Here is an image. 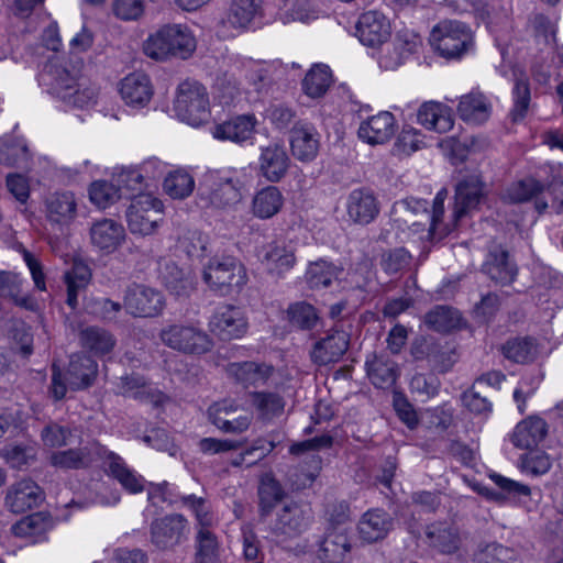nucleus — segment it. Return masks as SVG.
<instances>
[{"mask_svg":"<svg viewBox=\"0 0 563 563\" xmlns=\"http://www.w3.org/2000/svg\"><path fill=\"white\" fill-rule=\"evenodd\" d=\"M516 553L512 549L497 543L486 545L477 555V563H515Z\"/></svg>","mask_w":563,"mask_h":563,"instance_id":"nucleus-62","label":"nucleus"},{"mask_svg":"<svg viewBox=\"0 0 563 563\" xmlns=\"http://www.w3.org/2000/svg\"><path fill=\"white\" fill-rule=\"evenodd\" d=\"M396 128L394 114L389 111H380L360 124L357 135L369 145H382L391 140Z\"/></svg>","mask_w":563,"mask_h":563,"instance_id":"nucleus-18","label":"nucleus"},{"mask_svg":"<svg viewBox=\"0 0 563 563\" xmlns=\"http://www.w3.org/2000/svg\"><path fill=\"white\" fill-rule=\"evenodd\" d=\"M346 212L353 222L368 224L379 213L378 199L369 189H354L347 196Z\"/></svg>","mask_w":563,"mask_h":563,"instance_id":"nucleus-21","label":"nucleus"},{"mask_svg":"<svg viewBox=\"0 0 563 563\" xmlns=\"http://www.w3.org/2000/svg\"><path fill=\"white\" fill-rule=\"evenodd\" d=\"M289 145L292 156L301 162H312L320 150V134L308 122H296L290 130Z\"/></svg>","mask_w":563,"mask_h":563,"instance_id":"nucleus-16","label":"nucleus"},{"mask_svg":"<svg viewBox=\"0 0 563 563\" xmlns=\"http://www.w3.org/2000/svg\"><path fill=\"white\" fill-rule=\"evenodd\" d=\"M391 213L395 220L411 228L419 227L429 222L431 224V214L428 211V201L407 198L394 203Z\"/></svg>","mask_w":563,"mask_h":563,"instance_id":"nucleus-32","label":"nucleus"},{"mask_svg":"<svg viewBox=\"0 0 563 563\" xmlns=\"http://www.w3.org/2000/svg\"><path fill=\"white\" fill-rule=\"evenodd\" d=\"M486 191V184L478 172L464 175L455 186L454 221L477 208Z\"/></svg>","mask_w":563,"mask_h":563,"instance_id":"nucleus-14","label":"nucleus"},{"mask_svg":"<svg viewBox=\"0 0 563 563\" xmlns=\"http://www.w3.org/2000/svg\"><path fill=\"white\" fill-rule=\"evenodd\" d=\"M180 501L183 506L194 512L197 522V530H211V527L214 523V517L205 498L197 497L195 495H185L180 497Z\"/></svg>","mask_w":563,"mask_h":563,"instance_id":"nucleus-54","label":"nucleus"},{"mask_svg":"<svg viewBox=\"0 0 563 563\" xmlns=\"http://www.w3.org/2000/svg\"><path fill=\"white\" fill-rule=\"evenodd\" d=\"M45 211L51 223L67 225L77 216V199L70 191L54 192L45 200Z\"/></svg>","mask_w":563,"mask_h":563,"instance_id":"nucleus-28","label":"nucleus"},{"mask_svg":"<svg viewBox=\"0 0 563 563\" xmlns=\"http://www.w3.org/2000/svg\"><path fill=\"white\" fill-rule=\"evenodd\" d=\"M29 161V148L22 141H11L0 147V163L5 166L24 167Z\"/></svg>","mask_w":563,"mask_h":563,"instance_id":"nucleus-57","label":"nucleus"},{"mask_svg":"<svg viewBox=\"0 0 563 563\" xmlns=\"http://www.w3.org/2000/svg\"><path fill=\"white\" fill-rule=\"evenodd\" d=\"M512 93L514 108L510 111V117L514 122H517L526 117L530 104V87L527 78H516Z\"/></svg>","mask_w":563,"mask_h":563,"instance_id":"nucleus-60","label":"nucleus"},{"mask_svg":"<svg viewBox=\"0 0 563 563\" xmlns=\"http://www.w3.org/2000/svg\"><path fill=\"white\" fill-rule=\"evenodd\" d=\"M261 3V0H233L228 22L234 27H246L260 12Z\"/></svg>","mask_w":563,"mask_h":563,"instance_id":"nucleus-53","label":"nucleus"},{"mask_svg":"<svg viewBox=\"0 0 563 563\" xmlns=\"http://www.w3.org/2000/svg\"><path fill=\"white\" fill-rule=\"evenodd\" d=\"M173 110L179 120L189 125L205 123L210 114L206 87L197 80L181 81L176 89Z\"/></svg>","mask_w":563,"mask_h":563,"instance_id":"nucleus-4","label":"nucleus"},{"mask_svg":"<svg viewBox=\"0 0 563 563\" xmlns=\"http://www.w3.org/2000/svg\"><path fill=\"white\" fill-rule=\"evenodd\" d=\"M125 231L122 224L112 219L96 221L90 228L91 243L101 251L113 252L124 240Z\"/></svg>","mask_w":563,"mask_h":563,"instance_id":"nucleus-31","label":"nucleus"},{"mask_svg":"<svg viewBox=\"0 0 563 563\" xmlns=\"http://www.w3.org/2000/svg\"><path fill=\"white\" fill-rule=\"evenodd\" d=\"M371 383L382 389L393 387L399 377V367L387 354H371L365 362Z\"/></svg>","mask_w":563,"mask_h":563,"instance_id":"nucleus-26","label":"nucleus"},{"mask_svg":"<svg viewBox=\"0 0 563 563\" xmlns=\"http://www.w3.org/2000/svg\"><path fill=\"white\" fill-rule=\"evenodd\" d=\"M190 532V522L184 515L167 514L151 521L150 542L158 551H175L189 540Z\"/></svg>","mask_w":563,"mask_h":563,"instance_id":"nucleus-8","label":"nucleus"},{"mask_svg":"<svg viewBox=\"0 0 563 563\" xmlns=\"http://www.w3.org/2000/svg\"><path fill=\"white\" fill-rule=\"evenodd\" d=\"M91 279V271L82 261H74L71 267L64 274L67 288V305L75 309L78 305V294L84 290Z\"/></svg>","mask_w":563,"mask_h":563,"instance_id":"nucleus-40","label":"nucleus"},{"mask_svg":"<svg viewBox=\"0 0 563 563\" xmlns=\"http://www.w3.org/2000/svg\"><path fill=\"white\" fill-rule=\"evenodd\" d=\"M123 303L126 312L136 318H153L165 307L164 296L156 289L142 284H132L125 290Z\"/></svg>","mask_w":563,"mask_h":563,"instance_id":"nucleus-10","label":"nucleus"},{"mask_svg":"<svg viewBox=\"0 0 563 563\" xmlns=\"http://www.w3.org/2000/svg\"><path fill=\"white\" fill-rule=\"evenodd\" d=\"M288 317L291 324L302 330L313 329L319 316L313 306L306 302H297L288 308Z\"/></svg>","mask_w":563,"mask_h":563,"instance_id":"nucleus-58","label":"nucleus"},{"mask_svg":"<svg viewBox=\"0 0 563 563\" xmlns=\"http://www.w3.org/2000/svg\"><path fill=\"white\" fill-rule=\"evenodd\" d=\"M284 206V196L275 186H267L255 194L252 200V213L255 218L267 220L276 216Z\"/></svg>","mask_w":563,"mask_h":563,"instance_id":"nucleus-38","label":"nucleus"},{"mask_svg":"<svg viewBox=\"0 0 563 563\" xmlns=\"http://www.w3.org/2000/svg\"><path fill=\"white\" fill-rule=\"evenodd\" d=\"M203 279L213 291L228 296L246 284L247 275L240 261L228 256L211 260L203 271Z\"/></svg>","mask_w":563,"mask_h":563,"instance_id":"nucleus-7","label":"nucleus"},{"mask_svg":"<svg viewBox=\"0 0 563 563\" xmlns=\"http://www.w3.org/2000/svg\"><path fill=\"white\" fill-rule=\"evenodd\" d=\"M121 197V189L106 180L93 181L89 187L90 201L100 209L113 205Z\"/></svg>","mask_w":563,"mask_h":563,"instance_id":"nucleus-55","label":"nucleus"},{"mask_svg":"<svg viewBox=\"0 0 563 563\" xmlns=\"http://www.w3.org/2000/svg\"><path fill=\"white\" fill-rule=\"evenodd\" d=\"M41 487L31 479H22L7 492L5 505L14 514H22L37 507L43 500Z\"/></svg>","mask_w":563,"mask_h":563,"instance_id":"nucleus-22","label":"nucleus"},{"mask_svg":"<svg viewBox=\"0 0 563 563\" xmlns=\"http://www.w3.org/2000/svg\"><path fill=\"white\" fill-rule=\"evenodd\" d=\"M545 434V421L538 417H529L516 426L510 439L516 448L530 450L537 446Z\"/></svg>","mask_w":563,"mask_h":563,"instance_id":"nucleus-35","label":"nucleus"},{"mask_svg":"<svg viewBox=\"0 0 563 563\" xmlns=\"http://www.w3.org/2000/svg\"><path fill=\"white\" fill-rule=\"evenodd\" d=\"M208 413L211 422L225 433H242L249 429L252 422V415L232 400L213 404Z\"/></svg>","mask_w":563,"mask_h":563,"instance_id":"nucleus-13","label":"nucleus"},{"mask_svg":"<svg viewBox=\"0 0 563 563\" xmlns=\"http://www.w3.org/2000/svg\"><path fill=\"white\" fill-rule=\"evenodd\" d=\"M159 339L169 349L188 355L208 353L213 346L209 334L191 323L168 324L161 330Z\"/></svg>","mask_w":563,"mask_h":563,"instance_id":"nucleus-6","label":"nucleus"},{"mask_svg":"<svg viewBox=\"0 0 563 563\" xmlns=\"http://www.w3.org/2000/svg\"><path fill=\"white\" fill-rule=\"evenodd\" d=\"M393 528V518L383 509L367 510L358 521L357 529L361 539L376 542L384 539Z\"/></svg>","mask_w":563,"mask_h":563,"instance_id":"nucleus-30","label":"nucleus"},{"mask_svg":"<svg viewBox=\"0 0 563 563\" xmlns=\"http://www.w3.org/2000/svg\"><path fill=\"white\" fill-rule=\"evenodd\" d=\"M258 258L268 273L284 276L296 264L295 249L282 241H273L258 252Z\"/></svg>","mask_w":563,"mask_h":563,"instance_id":"nucleus-20","label":"nucleus"},{"mask_svg":"<svg viewBox=\"0 0 563 563\" xmlns=\"http://www.w3.org/2000/svg\"><path fill=\"white\" fill-rule=\"evenodd\" d=\"M109 474L130 494L142 493L145 488V479L134 470L130 468L124 460L114 454H109Z\"/></svg>","mask_w":563,"mask_h":563,"instance_id":"nucleus-37","label":"nucleus"},{"mask_svg":"<svg viewBox=\"0 0 563 563\" xmlns=\"http://www.w3.org/2000/svg\"><path fill=\"white\" fill-rule=\"evenodd\" d=\"M501 352L506 358L516 363H528L537 356V344L530 338H518L507 341Z\"/></svg>","mask_w":563,"mask_h":563,"instance_id":"nucleus-52","label":"nucleus"},{"mask_svg":"<svg viewBox=\"0 0 563 563\" xmlns=\"http://www.w3.org/2000/svg\"><path fill=\"white\" fill-rule=\"evenodd\" d=\"M457 113L468 124H483L490 117L492 104L482 92L472 91L461 97Z\"/></svg>","mask_w":563,"mask_h":563,"instance_id":"nucleus-33","label":"nucleus"},{"mask_svg":"<svg viewBox=\"0 0 563 563\" xmlns=\"http://www.w3.org/2000/svg\"><path fill=\"white\" fill-rule=\"evenodd\" d=\"M242 187L234 172H209L199 186L201 207L230 211L241 202Z\"/></svg>","mask_w":563,"mask_h":563,"instance_id":"nucleus-2","label":"nucleus"},{"mask_svg":"<svg viewBox=\"0 0 563 563\" xmlns=\"http://www.w3.org/2000/svg\"><path fill=\"white\" fill-rule=\"evenodd\" d=\"M351 551L346 530L338 527L328 530L319 544L317 558L320 563H343Z\"/></svg>","mask_w":563,"mask_h":563,"instance_id":"nucleus-24","label":"nucleus"},{"mask_svg":"<svg viewBox=\"0 0 563 563\" xmlns=\"http://www.w3.org/2000/svg\"><path fill=\"white\" fill-rule=\"evenodd\" d=\"M429 42L441 57L457 59L473 48L474 35L464 22L442 20L432 27Z\"/></svg>","mask_w":563,"mask_h":563,"instance_id":"nucleus-3","label":"nucleus"},{"mask_svg":"<svg viewBox=\"0 0 563 563\" xmlns=\"http://www.w3.org/2000/svg\"><path fill=\"white\" fill-rule=\"evenodd\" d=\"M356 36L366 46L383 44L390 35L388 19L377 10L362 13L356 23Z\"/></svg>","mask_w":563,"mask_h":563,"instance_id":"nucleus-17","label":"nucleus"},{"mask_svg":"<svg viewBox=\"0 0 563 563\" xmlns=\"http://www.w3.org/2000/svg\"><path fill=\"white\" fill-rule=\"evenodd\" d=\"M230 376L244 386H261L272 376L274 368L271 365L255 362L231 363L227 367Z\"/></svg>","mask_w":563,"mask_h":563,"instance_id":"nucleus-36","label":"nucleus"},{"mask_svg":"<svg viewBox=\"0 0 563 563\" xmlns=\"http://www.w3.org/2000/svg\"><path fill=\"white\" fill-rule=\"evenodd\" d=\"M422 144L420 131L413 128H404L395 142L394 150L399 155H410L420 150Z\"/></svg>","mask_w":563,"mask_h":563,"instance_id":"nucleus-63","label":"nucleus"},{"mask_svg":"<svg viewBox=\"0 0 563 563\" xmlns=\"http://www.w3.org/2000/svg\"><path fill=\"white\" fill-rule=\"evenodd\" d=\"M311 519L309 507L297 503L286 504L277 511L272 533L280 541L296 538L308 529Z\"/></svg>","mask_w":563,"mask_h":563,"instance_id":"nucleus-11","label":"nucleus"},{"mask_svg":"<svg viewBox=\"0 0 563 563\" xmlns=\"http://www.w3.org/2000/svg\"><path fill=\"white\" fill-rule=\"evenodd\" d=\"M22 278L13 273L0 271V299H8L16 306L31 309L33 300L31 297L22 294Z\"/></svg>","mask_w":563,"mask_h":563,"instance_id":"nucleus-42","label":"nucleus"},{"mask_svg":"<svg viewBox=\"0 0 563 563\" xmlns=\"http://www.w3.org/2000/svg\"><path fill=\"white\" fill-rule=\"evenodd\" d=\"M250 401L257 411L258 417L264 420L279 416L285 407L283 397L276 393H250Z\"/></svg>","mask_w":563,"mask_h":563,"instance_id":"nucleus-45","label":"nucleus"},{"mask_svg":"<svg viewBox=\"0 0 563 563\" xmlns=\"http://www.w3.org/2000/svg\"><path fill=\"white\" fill-rule=\"evenodd\" d=\"M209 327L221 340L229 341L242 338L247 331L249 322L241 308L223 305L213 312Z\"/></svg>","mask_w":563,"mask_h":563,"instance_id":"nucleus-12","label":"nucleus"},{"mask_svg":"<svg viewBox=\"0 0 563 563\" xmlns=\"http://www.w3.org/2000/svg\"><path fill=\"white\" fill-rule=\"evenodd\" d=\"M196 46V38L187 25L166 24L148 36L143 51L146 56L156 60L170 56L186 59L192 55Z\"/></svg>","mask_w":563,"mask_h":563,"instance_id":"nucleus-1","label":"nucleus"},{"mask_svg":"<svg viewBox=\"0 0 563 563\" xmlns=\"http://www.w3.org/2000/svg\"><path fill=\"white\" fill-rule=\"evenodd\" d=\"M332 82V74L327 65H314L306 75L302 87L311 98L323 96Z\"/></svg>","mask_w":563,"mask_h":563,"instance_id":"nucleus-47","label":"nucleus"},{"mask_svg":"<svg viewBox=\"0 0 563 563\" xmlns=\"http://www.w3.org/2000/svg\"><path fill=\"white\" fill-rule=\"evenodd\" d=\"M349 344L350 336L345 331L332 330L314 343L310 357L320 366L339 362L347 351Z\"/></svg>","mask_w":563,"mask_h":563,"instance_id":"nucleus-19","label":"nucleus"},{"mask_svg":"<svg viewBox=\"0 0 563 563\" xmlns=\"http://www.w3.org/2000/svg\"><path fill=\"white\" fill-rule=\"evenodd\" d=\"M446 189L440 190L432 205L431 224L428 229L431 239H441L450 232L446 225H442V217L444 214V200L446 198Z\"/></svg>","mask_w":563,"mask_h":563,"instance_id":"nucleus-61","label":"nucleus"},{"mask_svg":"<svg viewBox=\"0 0 563 563\" xmlns=\"http://www.w3.org/2000/svg\"><path fill=\"white\" fill-rule=\"evenodd\" d=\"M341 271L332 263L319 260L309 264L305 277L310 288H325L338 279Z\"/></svg>","mask_w":563,"mask_h":563,"instance_id":"nucleus-43","label":"nucleus"},{"mask_svg":"<svg viewBox=\"0 0 563 563\" xmlns=\"http://www.w3.org/2000/svg\"><path fill=\"white\" fill-rule=\"evenodd\" d=\"M430 545L442 553H452L459 548L460 538L453 528L443 525H432L427 528Z\"/></svg>","mask_w":563,"mask_h":563,"instance_id":"nucleus-48","label":"nucleus"},{"mask_svg":"<svg viewBox=\"0 0 563 563\" xmlns=\"http://www.w3.org/2000/svg\"><path fill=\"white\" fill-rule=\"evenodd\" d=\"M97 373L98 364L95 360L84 353L74 354L67 369V385L59 368L53 365L51 393L56 400H60L66 395L67 386L74 390L85 389L92 384Z\"/></svg>","mask_w":563,"mask_h":563,"instance_id":"nucleus-5","label":"nucleus"},{"mask_svg":"<svg viewBox=\"0 0 563 563\" xmlns=\"http://www.w3.org/2000/svg\"><path fill=\"white\" fill-rule=\"evenodd\" d=\"M163 202L151 194H137L126 210L128 227L133 234L151 235L163 221Z\"/></svg>","mask_w":563,"mask_h":563,"instance_id":"nucleus-9","label":"nucleus"},{"mask_svg":"<svg viewBox=\"0 0 563 563\" xmlns=\"http://www.w3.org/2000/svg\"><path fill=\"white\" fill-rule=\"evenodd\" d=\"M256 124L257 120L254 114H242L217 124L212 134L219 140L243 143L252 139Z\"/></svg>","mask_w":563,"mask_h":563,"instance_id":"nucleus-29","label":"nucleus"},{"mask_svg":"<svg viewBox=\"0 0 563 563\" xmlns=\"http://www.w3.org/2000/svg\"><path fill=\"white\" fill-rule=\"evenodd\" d=\"M92 459L88 448L68 449L53 452L49 456L52 466L62 470H77L88 466Z\"/></svg>","mask_w":563,"mask_h":563,"instance_id":"nucleus-46","label":"nucleus"},{"mask_svg":"<svg viewBox=\"0 0 563 563\" xmlns=\"http://www.w3.org/2000/svg\"><path fill=\"white\" fill-rule=\"evenodd\" d=\"M461 320L460 312L449 306H437L424 316L426 324L438 332L456 329Z\"/></svg>","mask_w":563,"mask_h":563,"instance_id":"nucleus-44","label":"nucleus"},{"mask_svg":"<svg viewBox=\"0 0 563 563\" xmlns=\"http://www.w3.org/2000/svg\"><path fill=\"white\" fill-rule=\"evenodd\" d=\"M260 515L268 516L275 506L283 499L284 489L282 485L272 476H265L258 487Z\"/></svg>","mask_w":563,"mask_h":563,"instance_id":"nucleus-50","label":"nucleus"},{"mask_svg":"<svg viewBox=\"0 0 563 563\" xmlns=\"http://www.w3.org/2000/svg\"><path fill=\"white\" fill-rule=\"evenodd\" d=\"M119 91L125 104L133 108L145 107L153 96L151 80L143 73H133L124 77Z\"/></svg>","mask_w":563,"mask_h":563,"instance_id":"nucleus-25","label":"nucleus"},{"mask_svg":"<svg viewBox=\"0 0 563 563\" xmlns=\"http://www.w3.org/2000/svg\"><path fill=\"white\" fill-rule=\"evenodd\" d=\"M484 272L492 280L501 286L509 285L517 275V267L509 261V255L500 245H492L488 251Z\"/></svg>","mask_w":563,"mask_h":563,"instance_id":"nucleus-27","label":"nucleus"},{"mask_svg":"<svg viewBox=\"0 0 563 563\" xmlns=\"http://www.w3.org/2000/svg\"><path fill=\"white\" fill-rule=\"evenodd\" d=\"M195 560L197 563H216L219 543L211 530L198 529L195 537Z\"/></svg>","mask_w":563,"mask_h":563,"instance_id":"nucleus-49","label":"nucleus"},{"mask_svg":"<svg viewBox=\"0 0 563 563\" xmlns=\"http://www.w3.org/2000/svg\"><path fill=\"white\" fill-rule=\"evenodd\" d=\"M418 123L430 131L446 133L454 125L452 109L439 101L423 102L417 112Z\"/></svg>","mask_w":563,"mask_h":563,"instance_id":"nucleus-23","label":"nucleus"},{"mask_svg":"<svg viewBox=\"0 0 563 563\" xmlns=\"http://www.w3.org/2000/svg\"><path fill=\"white\" fill-rule=\"evenodd\" d=\"M544 185L534 178H526L511 184L505 191L504 198L511 203H522L534 199V207L539 213L548 208V202L540 198Z\"/></svg>","mask_w":563,"mask_h":563,"instance_id":"nucleus-34","label":"nucleus"},{"mask_svg":"<svg viewBox=\"0 0 563 563\" xmlns=\"http://www.w3.org/2000/svg\"><path fill=\"white\" fill-rule=\"evenodd\" d=\"M195 188L194 177L185 169L170 172L164 180L165 192L174 199L188 197Z\"/></svg>","mask_w":563,"mask_h":563,"instance_id":"nucleus-51","label":"nucleus"},{"mask_svg":"<svg viewBox=\"0 0 563 563\" xmlns=\"http://www.w3.org/2000/svg\"><path fill=\"white\" fill-rule=\"evenodd\" d=\"M481 387L473 384L461 395L463 406L472 413L488 416L493 411V404L487 396L482 395Z\"/></svg>","mask_w":563,"mask_h":563,"instance_id":"nucleus-59","label":"nucleus"},{"mask_svg":"<svg viewBox=\"0 0 563 563\" xmlns=\"http://www.w3.org/2000/svg\"><path fill=\"white\" fill-rule=\"evenodd\" d=\"M290 158L285 146L272 142L260 148L258 174L269 183L280 181L288 173Z\"/></svg>","mask_w":563,"mask_h":563,"instance_id":"nucleus-15","label":"nucleus"},{"mask_svg":"<svg viewBox=\"0 0 563 563\" xmlns=\"http://www.w3.org/2000/svg\"><path fill=\"white\" fill-rule=\"evenodd\" d=\"M162 280L166 288L178 297L188 296L195 287L190 271H184L175 263H166L162 269Z\"/></svg>","mask_w":563,"mask_h":563,"instance_id":"nucleus-41","label":"nucleus"},{"mask_svg":"<svg viewBox=\"0 0 563 563\" xmlns=\"http://www.w3.org/2000/svg\"><path fill=\"white\" fill-rule=\"evenodd\" d=\"M49 74L53 77L52 87L54 91L63 100L70 96V91L77 87L82 86L77 78V74H71L68 69L62 65H51Z\"/></svg>","mask_w":563,"mask_h":563,"instance_id":"nucleus-56","label":"nucleus"},{"mask_svg":"<svg viewBox=\"0 0 563 563\" xmlns=\"http://www.w3.org/2000/svg\"><path fill=\"white\" fill-rule=\"evenodd\" d=\"M82 347L96 356H103L112 352L117 344L114 335L100 327H87L79 333Z\"/></svg>","mask_w":563,"mask_h":563,"instance_id":"nucleus-39","label":"nucleus"},{"mask_svg":"<svg viewBox=\"0 0 563 563\" xmlns=\"http://www.w3.org/2000/svg\"><path fill=\"white\" fill-rule=\"evenodd\" d=\"M113 14L122 21H136L145 11V0H113Z\"/></svg>","mask_w":563,"mask_h":563,"instance_id":"nucleus-64","label":"nucleus"}]
</instances>
